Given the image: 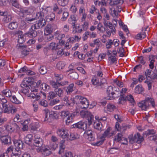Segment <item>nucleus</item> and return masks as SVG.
<instances>
[{"label":"nucleus","mask_w":157,"mask_h":157,"mask_svg":"<svg viewBox=\"0 0 157 157\" xmlns=\"http://www.w3.org/2000/svg\"><path fill=\"white\" fill-rule=\"evenodd\" d=\"M150 103L153 107L155 106L154 100L150 98H147L144 100L139 102L138 106L142 110H146L147 108L149 106V103Z\"/></svg>","instance_id":"f257e3e1"},{"label":"nucleus","mask_w":157,"mask_h":157,"mask_svg":"<svg viewBox=\"0 0 157 157\" xmlns=\"http://www.w3.org/2000/svg\"><path fill=\"white\" fill-rule=\"evenodd\" d=\"M2 93L6 97H10V100L13 103L16 104H20L21 102L15 96H11L10 90L8 89H6L2 91Z\"/></svg>","instance_id":"f03ea898"},{"label":"nucleus","mask_w":157,"mask_h":157,"mask_svg":"<svg viewBox=\"0 0 157 157\" xmlns=\"http://www.w3.org/2000/svg\"><path fill=\"white\" fill-rule=\"evenodd\" d=\"M80 114L83 118H87L88 121V125L89 126L91 125L94 121V116L91 113L87 111H82L80 112Z\"/></svg>","instance_id":"7ed1b4c3"},{"label":"nucleus","mask_w":157,"mask_h":157,"mask_svg":"<svg viewBox=\"0 0 157 157\" xmlns=\"http://www.w3.org/2000/svg\"><path fill=\"white\" fill-rule=\"evenodd\" d=\"M128 139L130 143L131 144L134 143H136L139 144L141 143L143 140V138L139 133L135 134L134 136H133L132 135L129 136L128 137Z\"/></svg>","instance_id":"20e7f679"},{"label":"nucleus","mask_w":157,"mask_h":157,"mask_svg":"<svg viewBox=\"0 0 157 157\" xmlns=\"http://www.w3.org/2000/svg\"><path fill=\"white\" fill-rule=\"evenodd\" d=\"M45 118L44 121L49 120L51 121L54 119H56L57 117V115L54 111L50 112L48 109L44 110Z\"/></svg>","instance_id":"39448f33"},{"label":"nucleus","mask_w":157,"mask_h":157,"mask_svg":"<svg viewBox=\"0 0 157 157\" xmlns=\"http://www.w3.org/2000/svg\"><path fill=\"white\" fill-rule=\"evenodd\" d=\"M75 98L76 99L79 100L78 102H79V104L81 105H80L82 109H86L88 107L89 102L86 98L77 95L75 96Z\"/></svg>","instance_id":"423d86ee"},{"label":"nucleus","mask_w":157,"mask_h":157,"mask_svg":"<svg viewBox=\"0 0 157 157\" xmlns=\"http://www.w3.org/2000/svg\"><path fill=\"white\" fill-rule=\"evenodd\" d=\"M2 111L4 113L13 114L17 111L16 108L11 104H8L2 107Z\"/></svg>","instance_id":"0eeeda50"},{"label":"nucleus","mask_w":157,"mask_h":157,"mask_svg":"<svg viewBox=\"0 0 157 157\" xmlns=\"http://www.w3.org/2000/svg\"><path fill=\"white\" fill-rule=\"evenodd\" d=\"M36 151L38 152H41L45 156H48L52 153L51 148L48 146L43 147L41 148H37Z\"/></svg>","instance_id":"6e6552de"},{"label":"nucleus","mask_w":157,"mask_h":157,"mask_svg":"<svg viewBox=\"0 0 157 157\" xmlns=\"http://www.w3.org/2000/svg\"><path fill=\"white\" fill-rule=\"evenodd\" d=\"M33 145L38 148H41L43 147L44 141L42 139L38 136L35 135L33 140Z\"/></svg>","instance_id":"1a4fd4ad"},{"label":"nucleus","mask_w":157,"mask_h":157,"mask_svg":"<svg viewBox=\"0 0 157 157\" xmlns=\"http://www.w3.org/2000/svg\"><path fill=\"white\" fill-rule=\"evenodd\" d=\"M46 24L45 19L44 18L40 19L36 21V23L32 25L34 27V29H38L44 26Z\"/></svg>","instance_id":"9d476101"},{"label":"nucleus","mask_w":157,"mask_h":157,"mask_svg":"<svg viewBox=\"0 0 157 157\" xmlns=\"http://www.w3.org/2000/svg\"><path fill=\"white\" fill-rule=\"evenodd\" d=\"M87 124L81 121L73 124L71 126L72 128L82 129L85 130L87 128Z\"/></svg>","instance_id":"9b49d317"},{"label":"nucleus","mask_w":157,"mask_h":157,"mask_svg":"<svg viewBox=\"0 0 157 157\" xmlns=\"http://www.w3.org/2000/svg\"><path fill=\"white\" fill-rule=\"evenodd\" d=\"M114 140L116 142H119L121 141H123V140H125L126 142H121V143L125 145H126L128 144L127 139L123 137L122 133L121 132L117 133L115 136Z\"/></svg>","instance_id":"f8f14e48"},{"label":"nucleus","mask_w":157,"mask_h":157,"mask_svg":"<svg viewBox=\"0 0 157 157\" xmlns=\"http://www.w3.org/2000/svg\"><path fill=\"white\" fill-rule=\"evenodd\" d=\"M17 47L21 51L22 56H26L29 54V51L26 48V45H21L19 44L17 45Z\"/></svg>","instance_id":"ddd939ff"},{"label":"nucleus","mask_w":157,"mask_h":157,"mask_svg":"<svg viewBox=\"0 0 157 157\" xmlns=\"http://www.w3.org/2000/svg\"><path fill=\"white\" fill-rule=\"evenodd\" d=\"M1 143L4 145H9L11 144V139L9 135H4L0 140Z\"/></svg>","instance_id":"4468645a"},{"label":"nucleus","mask_w":157,"mask_h":157,"mask_svg":"<svg viewBox=\"0 0 157 157\" xmlns=\"http://www.w3.org/2000/svg\"><path fill=\"white\" fill-rule=\"evenodd\" d=\"M36 29L32 25L29 32L25 33V36L30 38L36 37L37 35V33L36 31Z\"/></svg>","instance_id":"2eb2a0df"},{"label":"nucleus","mask_w":157,"mask_h":157,"mask_svg":"<svg viewBox=\"0 0 157 157\" xmlns=\"http://www.w3.org/2000/svg\"><path fill=\"white\" fill-rule=\"evenodd\" d=\"M41 83V81L39 80L37 82H32L31 83V85L29 86V88L31 87V91L37 92L38 91L37 88L39 86L40 84Z\"/></svg>","instance_id":"dca6fc26"},{"label":"nucleus","mask_w":157,"mask_h":157,"mask_svg":"<svg viewBox=\"0 0 157 157\" xmlns=\"http://www.w3.org/2000/svg\"><path fill=\"white\" fill-rule=\"evenodd\" d=\"M111 128L110 127H109L105 131L104 133L101 136V139L105 138L106 137L109 138L113 135V132H111Z\"/></svg>","instance_id":"f3484780"},{"label":"nucleus","mask_w":157,"mask_h":157,"mask_svg":"<svg viewBox=\"0 0 157 157\" xmlns=\"http://www.w3.org/2000/svg\"><path fill=\"white\" fill-rule=\"evenodd\" d=\"M115 88V87H113L111 86H109L108 87L106 90V93L107 94L106 98L107 99L111 100V97L112 96L114 91Z\"/></svg>","instance_id":"a211bd4d"},{"label":"nucleus","mask_w":157,"mask_h":157,"mask_svg":"<svg viewBox=\"0 0 157 157\" xmlns=\"http://www.w3.org/2000/svg\"><path fill=\"white\" fill-rule=\"evenodd\" d=\"M115 128L117 131H120L122 133H124L125 131L126 130L127 127L125 126H120L118 122H117L115 126Z\"/></svg>","instance_id":"6ab92c4d"},{"label":"nucleus","mask_w":157,"mask_h":157,"mask_svg":"<svg viewBox=\"0 0 157 157\" xmlns=\"http://www.w3.org/2000/svg\"><path fill=\"white\" fill-rule=\"evenodd\" d=\"M33 135L31 134H29L25 136L24 139V142L28 145L31 144L33 140Z\"/></svg>","instance_id":"aec40b11"},{"label":"nucleus","mask_w":157,"mask_h":157,"mask_svg":"<svg viewBox=\"0 0 157 157\" xmlns=\"http://www.w3.org/2000/svg\"><path fill=\"white\" fill-rule=\"evenodd\" d=\"M124 1L123 0H116L113 1H110L109 4L112 6L114 5L115 6H121L123 3Z\"/></svg>","instance_id":"412c9836"},{"label":"nucleus","mask_w":157,"mask_h":157,"mask_svg":"<svg viewBox=\"0 0 157 157\" xmlns=\"http://www.w3.org/2000/svg\"><path fill=\"white\" fill-rule=\"evenodd\" d=\"M75 113H70V114L67 116V119L66 120V123L68 125L69 123L71 122H72L74 118L75 117Z\"/></svg>","instance_id":"4be33fe9"},{"label":"nucleus","mask_w":157,"mask_h":157,"mask_svg":"<svg viewBox=\"0 0 157 157\" xmlns=\"http://www.w3.org/2000/svg\"><path fill=\"white\" fill-rule=\"evenodd\" d=\"M54 91L56 93V95H58L60 98L62 97L63 95L64 90L62 88H58L55 89Z\"/></svg>","instance_id":"5701e85b"},{"label":"nucleus","mask_w":157,"mask_h":157,"mask_svg":"<svg viewBox=\"0 0 157 157\" xmlns=\"http://www.w3.org/2000/svg\"><path fill=\"white\" fill-rule=\"evenodd\" d=\"M106 82V80L105 78L102 79L99 83V85L96 86V88L98 89L103 90L105 88L104 85Z\"/></svg>","instance_id":"b1692460"},{"label":"nucleus","mask_w":157,"mask_h":157,"mask_svg":"<svg viewBox=\"0 0 157 157\" xmlns=\"http://www.w3.org/2000/svg\"><path fill=\"white\" fill-rule=\"evenodd\" d=\"M21 154V151L18 148H15L13 151L11 157H20Z\"/></svg>","instance_id":"393cba45"},{"label":"nucleus","mask_w":157,"mask_h":157,"mask_svg":"<svg viewBox=\"0 0 157 157\" xmlns=\"http://www.w3.org/2000/svg\"><path fill=\"white\" fill-rule=\"evenodd\" d=\"M114 91V92H113L112 96L111 97V100L113 99L116 98H118L120 96L121 94L119 91V89L118 88L117 89L115 90Z\"/></svg>","instance_id":"a878e982"},{"label":"nucleus","mask_w":157,"mask_h":157,"mask_svg":"<svg viewBox=\"0 0 157 157\" xmlns=\"http://www.w3.org/2000/svg\"><path fill=\"white\" fill-rule=\"evenodd\" d=\"M46 18L47 21H53L55 18V15L54 13L52 12L46 17Z\"/></svg>","instance_id":"bb28decb"},{"label":"nucleus","mask_w":157,"mask_h":157,"mask_svg":"<svg viewBox=\"0 0 157 157\" xmlns=\"http://www.w3.org/2000/svg\"><path fill=\"white\" fill-rule=\"evenodd\" d=\"M79 138V136L76 133H71L70 136H69V138H68L71 140H73L77 139Z\"/></svg>","instance_id":"cd10ccee"},{"label":"nucleus","mask_w":157,"mask_h":157,"mask_svg":"<svg viewBox=\"0 0 157 157\" xmlns=\"http://www.w3.org/2000/svg\"><path fill=\"white\" fill-rule=\"evenodd\" d=\"M8 27L9 29L13 30L16 29L18 27V24L16 21L11 22L9 24Z\"/></svg>","instance_id":"c85d7f7f"},{"label":"nucleus","mask_w":157,"mask_h":157,"mask_svg":"<svg viewBox=\"0 0 157 157\" xmlns=\"http://www.w3.org/2000/svg\"><path fill=\"white\" fill-rule=\"evenodd\" d=\"M52 32V29L50 25H47L44 29V34L45 35H48L51 34Z\"/></svg>","instance_id":"c756f323"},{"label":"nucleus","mask_w":157,"mask_h":157,"mask_svg":"<svg viewBox=\"0 0 157 157\" xmlns=\"http://www.w3.org/2000/svg\"><path fill=\"white\" fill-rule=\"evenodd\" d=\"M15 145L17 147L16 148H18L20 150V149H22L23 145V143L22 141L20 140H17L16 142H15Z\"/></svg>","instance_id":"7c9ffc66"},{"label":"nucleus","mask_w":157,"mask_h":157,"mask_svg":"<svg viewBox=\"0 0 157 157\" xmlns=\"http://www.w3.org/2000/svg\"><path fill=\"white\" fill-rule=\"evenodd\" d=\"M135 90L136 93L140 94L143 91L144 89L141 85H137L135 88Z\"/></svg>","instance_id":"2f4dec72"},{"label":"nucleus","mask_w":157,"mask_h":157,"mask_svg":"<svg viewBox=\"0 0 157 157\" xmlns=\"http://www.w3.org/2000/svg\"><path fill=\"white\" fill-rule=\"evenodd\" d=\"M94 128L96 129H98L99 131L101 130L102 124L101 122L98 121V122L94 123Z\"/></svg>","instance_id":"473e14b6"},{"label":"nucleus","mask_w":157,"mask_h":157,"mask_svg":"<svg viewBox=\"0 0 157 157\" xmlns=\"http://www.w3.org/2000/svg\"><path fill=\"white\" fill-rule=\"evenodd\" d=\"M50 84L52 87L55 89L58 88L60 86V82L56 81V82L53 81H51Z\"/></svg>","instance_id":"72a5a7b5"},{"label":"nucleus","mask_w":157,"mask_h":157,"mask_svg":"<svg viewBox=\"0 0 157 157\" xmlns=\"http://www.w3.org/2000/svg\"><path fill=\"white\" fill-rule=\"evenodd\" d=\"M12 6L19 9L21 6L19 4L17 0H10Z\"/></svg>","instance_id":"f704fd0d"},{"label":"nucleus","mask_w":157,"mask_h":157,"mask_svg":"<svg viewBox=\"0 0 157 157\" xmlns=\"http://www.w3.org/2000/svg\"><path fill=\"white\" fill-rule=\"evenodd\" d=\"M69 0H58L59 4L62 6H66L68 4Z\"/></svg>","instance_id":"c9c22d12"},{"label":"nucleus","mask_w":157,"mask_h":157,"mask_svg":"<svg viewBox=\"0 0 157 157\" xmlns=\"http://www.w3.org/2000/svg\"><path fill=\"white\" fill-rule=\"evenodd\" d=\"M125 99L126 101L127 100L129 101L132 104V105H134L135 101L133 96L132 95H130L126 97Z\"/></svg>","instance_id":"e433bc0d"},{"label":"nucleus","mask_w":157,"mask_h":157,"mask_svg":"<svg viewBox=\"0 0 157 157\" xmlns=\"http://www.w3.org/2000/svg\"><path fill=\"white\" fill-rule=\"evenodd\" d=\"M74 86V84L71 83L67 87L66 92L68 94H70L73 91Z\"/></svg>","instance_id":"4c0bfd02"},{"label":"nucleus","mask_w":157,"mask_h":157,"mask_svg":"<svg viewBox=\"0 0 157 157\" xmlns=\"http://www.w3.org/2000/svg\"><path fill=\"white\" fill-rule=\"evenodd\" d=\"M64 129L63 128L58 129L57 132V134L61 137L63 138L64 136L63 134H64Z\"/></svg>","instance_id":"58836bf2"},{"label":"nucleus","mask_w":157,"mask_h":157,"mask_svg":"<svg viewBox=\"0 0 157 157\" xmlns=\"http://www.w3.org/2000/svg\"><path fill=\"white\" fill-rule=\"evenodd\" d=\"M65 66V63L63 62L60 61L57 63L56 67L58 69L60 70L63 69L64 68Z\"/></svg>","instance_id":"ea45409f"},{"label":"nucleus","mask_w":157,"mask_h":157,"mask_svg":"<svg viewBox=\"0 0 157 157\" xmlns=\"http://www.w3.org/2000/svg\"><path fill=\"white\" fill-rule=\"evenodd\" d=\"M97 29L101 33H103L105 31V29L103 27V25L101 23L99 22L97 26Z\"/></svg>","instance_id":"a19ab883"},{"label":"nucleus","mask_w":157,"mask_h":157,"mask_svg":"<svg viewBox=\"0 0 157 157\" xmlns=\"http://www.w3.org/2000/svg\"><path fill=\"white\" fill-rule=\"evenodd\" d=\"M57 45H56L55 43L52 42L50 44L49 46V48L52 50H56L57 49Z\"/></svg>","instance_id":"79ce46f5"},{"label":"nucleus","mask_w":157,"mask_h":157,"mask_svg":"<svg viewBox=\"0 0 157 157\" xmlns=\"http://www.w3.org/2000/svg\"><path fill=\"white\" fill-rule=\"evenodd\" d=\"M41 89L44 91H45L50 88L49 86L45 83H43L40 84Z\"/></svg>","instance_id":"37998d69"},{"label":"nucleus","mask_w":157,"mask_h":157,"mask_svg":"<svg viewBox=\"0 0 157 157\" xmlns=\"http://www.w3.org/2000/svg\"><path fill=\"white\" fill-rule=\"evenodd\" d=\"M39 71L42 75H44L47 72V71L46 67L43 66H41L39 69Z\"/></svg>","instance_id":"c03bdc74"},{"label":"nucleus","mask_w":157,"mask_h":157,"mask_svg":"<svg viewBox=\"0 0 157 157\" xmlns=\"http://www.w3.org/2000/svg\"><path fill=\"white\" fill-rule=\"evenodd\" d=\"M56 97L55 92L51 91L49 93L48 95V99L50 100L51 99H53Z\"/></svg>","instance_id":"a18cd8bd"},{"label":"nucleus","mask_w":157,"mask_h":157,"mask_svg":"<svg viewBox=\"0 0 157 157\" xmlns=\"http://www.w3.org/2000/svg\"><path fill=\"white\" fill-rule=\"evenodd\" d=\"M70 113L67 111H63L61 112V117L64 118H67L68 115L70 114Z\"/></svg>","instance_id":"49530a36"},{"label":"nucleus","mask_w":157,"mask_h":157,"mask_svg":"<svg viewBox=\"0 0 157 157\" xmlns=\"http://www.w3.org/2000/svg\"><path fill=\"white\" fill-rule=\"evenodd\" d=\"M63 103L67 105H70L71 104V101L68 99L67 97H64L63 99Z\"/></svg>","instance_id":"de8ad7c7"},{"label":"nucleus","mask_w":157,"mask_h":157,"mask_svg":"<svg viewBox=\"0 0 157 157\" xmlns=\"http://www.w3.org/2000/svg\"><path fill=\"white\" fill-rule=\"evenodd\" d=\"M70 76L73 79H77L78 77V75L76 72H73L70 74Z\"/></svg>","instance_id":"09e8293b"},{"label":"nucleus","mask_w":157,"mask_h":157,"mask_svg":"<svg viewBox=\"0 0 157 157\" xmlns=\"http://www.w3.org/2000/svg\"><path fill=\"white\" fill-rule=\"evenodd\" d=\"M35 18L27 17L25 18V21L29 24H33V21H35Z\"/></svg>","instance_id":"8fccbe9b"},{"label":"nucleus","mask_w":157,"mask_h":157,"mask_svg":"<svg viewBox=\"0 0 157 157\" xmlns=\"http://www.w3.org/2000/svg\"><path fill=\"white\" fill-rule=\"evenodd\" d=\"M120 97L119 99V103L120 104H122L121 101H126V97L125 95L124 94H121Z\"/></svg>","instance_id":"3c124183"},{"label":"nucleus","mask_w":157,"mask_h":157,"mask_svg":"<svg viewBox=\"0 0 157 157\" xmlns=\"http://www.w3.org/2000/svg\"><path fill=\"white\" fill-rule=\"evenodd\" d=\"M155 133V131L153 129L148 130L145 132L144 134L147 136H149L151 135H153Z\"/></svg>","instance_id":"603ef678"},{"label":"nucleus","mask_w":157,"mask_h":157,"mask_svg":"<svg viewBox=\"0 0 157 157\" xmlns=\"http://www.w3.org/2000/svg\"><path fill=\"white\" fill-rule=\"evenodd\" d=\"M91 82L94 85H96V86L98 85H99V83L98 80L95 77H94L92 78L91 80Z\"/></svg>","instance_id":"864d4df0"},{"label":"nucleus","mask_w":157,"mask_h":157,"mask_svg":"<svg viewBox=\"0 0 157 157\" xmlns=\"http://www.w3.org/2000/svg\"><path fill=\"white\" fill-rule=\"evenodd\" d=\"M19 10V11L21 13L23 14H28L29 13L28 10L27 9L24 8H22L21 7H20Z\"/></svg>","instance_id":"5fc2aeb1"},{"label":"nucleus","mask_w":157,"mask_h":157,"mask_svg":"<svg viewBox=\"0 0 157 157\" xmlns=\"http://www.w3.org/2000/svg\"><path fill=\"white\" fill-rule=\"evenodd\" d=\"M65 148V145L59 144V154H61L63 152Z\"/></svg>","instance_id":"6e6d98bb"},{"label":"nucleus","mask_w":157,"mask_h":157,"mask_svg":"<svg viewBox=\"0 0 157 157\" xmlns=\"http://www.w3.org/2000/svg\"><path fill=\"white\" fill-rule=\"evenodd\" d=\"M68 12H64L63 13V17L61 18L62 20L63 21H65L68 16Z\"/></svg>","instance_id":"4d7b16f0"},{"label":"nucleus","mask_w":157,"mask_h":157,"mask_svg":"<svg viewBox=\"0 0 157 157\" xmlns=\"http://www.w3.org/2000/svg\"><path fill=\"white\" fill-rule=\"evenodd\" d=\"M3 20L5 22L7 23L11 20V17L9 15L5 16L3 18Z\"/></svg>","instance_id":"13d9d810"},{"label":"nucleus","mask_w":157,"mask_h":157,"mask_svg":"<svg viewBox=\"0 0 157 157\" xmlns=\"http://www.w3.org/2000/svg\"><path fill=\"white\" fill-rule=\"evenodd\" d=\"M0 99L1 101V103L2 104V107L5 105H7L8 104L7 103V100L5 98H0Z\"/></svg>","instance_id":"bf43d9fd"},{"label":"nucleus","mask_w":157,"mask_h":157,"mask_svg":"<svg viewBox=\"0 0 157 157\" xmlns=\"http://www.w3.org/2000/svg\"><path fill=\"white\" fill-rule=\"evenodd\" d=\"M93 133V131L90 130H86L84 134V136L85 137H86L87 136L90 135L92 134Z\"/></svg>","instance_id":"052dcab7"},{"label":"nucleus","mask_w":157,"mask_h":157,"mask_svg":"<svg viewBox=\"0 0 157 157\" xmlns=\"http://www.w3.org/2000/svg\"><path fill=\"white\" fill-rule=\"evenodd\" d=\"M26 81H25L24 80L22 81V83L21 84V86L22 88H29V86L28 85L26 82Z\"/></svg>","instance_id":"680f3d73"},{"label":"nucleus","mask_w":157,"mask_h":157,"mask_svg":"<svg viewBox=\"0 0 157 157\" xmlns=\"http://www.w3.org/2000/svg\"><path fill=\"white\" fill-rule=\"evenodd\" d=\"M23 88L22 91V93L25 94H27L28 96L29 97V94L28 93H29L30 91V88Z\"/></svg>","instance_id":"e2e57ef3"},{"label":"nucleus","mask_w":157,"mask_h":157,"mask_svg":"<svg viewBox=\"0 0 157 157\" xmlns=\"http://www.w3.org/2000/svg\"><path fill=\"white\" fill-rule=\"evenodd\" d=\"M62 157H73V155L71 152L67 151L64 154Z\"/></svg>","instance_id":"0e129e2a"},{"label":"nucleus","mask_w":157,"mask_h":157,"mask_svg":"<svg viewBox=\"0 0 157 157\" xmlns=\"http://www.w3.org/2000/svg\"><path fill=\"white\" fill-rule=\"evenodd\" d=\"M114 9L113 11L111 10V12L110 13L113 16V17H117L118 15V13L117 11V10L114 8Z\"/></svg>","instance_id":"69168bd1"},{"label":"nucleus","mask_w":157,"mask_h":157,"mask_svg":"<svg viewBox=\"0 0 157 157\" xmlns=\"http://www.w3.org/2000/svg\"><path fill=\"white\" fill-rule=\"evenodd\" d=\"M85 138L90 141H93L95 140L94 135L93 133L90 135L87 136Z\"/></svg>","instance_id":"338daca9"},{"label":"nucleus","mask_w":157,"mask_h":157,"mask_svg":"<svg viewBox=\"0 0 157 157\" xmlns=\"http://www.w3.org/2000/svg\"><path fill=\"white\" fill-rule=\"evenodd\" d=\"M114 82L117 85L120 87H122L123 86V84L122 82H120V81L117 80H115Z\"/></svg>","instance_id":"774afa93"}]
</instances>
